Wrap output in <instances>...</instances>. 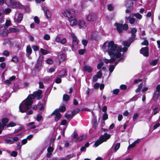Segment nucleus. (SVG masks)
<instances>
[{
    "mask_svg": "<svg viewBox=\"0 0 160 160\" xmlns=\"http://www.w3.org/2000/svg\"><path fill=\"white\" fill-rule=\"evenodd\" d=\"M137 31V30L134 28H133L131 30V33H132L131 36L130 38V40H131L132 39H133L132 41L134 40L133 39L135 38V33Z\"/></svg>",
    "mask_w": 160,
    "mask_h": 160,
    "instance_id": "nucleus-21",
    "label": "nucleus"
},
{
    "mask_svg": "<svg viewBox=\"0 0 160 160\" xmlns=\"http://www.w3.org/2000/svg\"><path fill=\"white\" fill-rule=\"evenodd\" d=\"M33 103L32 101L26 99L23 101L19 106V111L22 113L26 112L31 107Z\"/></svg>",
    "mask_w": 160,
    "mask_h": 160,
    "instance_id": "nucleus-2",
    "label": "nucleus"
},
{
    "mask_svg": "<svg viewBox=\"0 0 160 160\" xmlns=\"http://www.w3.org/2000/svg\"><path fill=\"white\" fill-rule=\"evenodd\" d=\"M158 63V60L156 59L152 61L151 63V64L153 66L156 65Z\"/></svg>",
    "mask_w": 160,
    "mask_h": 160,
    "instance_id": "nucleus-53",
    "label": "nucleus"
},
{
    "mask_svg": "<svg viewBox=\"0 0 160 160\" xmlns=\"http://www.w3.org/2000/svg\"><path fill=\"white\" fill-rule=\"evenodd\" d=\"M21 4L19 2L12 1V8H19L22 7Z\"/></svg>",
    "mask_w": 160,
    "mask_h": 160,
    "instance_id": "nucleus-13",
    "label": "nucleus"
},
{
    "mask_svg": "<svg viewBox=\"0 0 160 160\" xmlns=\"http://www.w3.org/2000/svg\"><path fill=\"white\" fill-rule=\"evenodd\" d=\"M5 3L8 6L12 7V0H5Z\"/></svg>",
    "mask_w": 160,
    "mask_h": 160,
    "instance_id": "nucleus-31",
    "label": "nucleus"
},
{
    "mask_svg": "<svg viewBox=\"0 0 160 160\" xmlns=\"http://www.w3.org/2000/svg\"><path fill=\"white\" fill-rule=\"evenodd\" d=\"M157 91L155 92L152 98V100L156 101L157 100L160 91V85H158L156 87Z\"/></svg>",
    "mask_w": 160,
    "mask_h": 160,
    "instance_id": "nucleus-6",
    "label": "nucleus"
},
{
    "mask_svg": "<svg viewBox=\"0 0 160 160\" xmlns=\"http://www.w3.org/2000/svg\"><path fill=\"white\" fill-rule=\"evenodd\" d=\"M34 20L35 22L37 24H39L40 22L37 16H35L34 18Z\"/></svg>",
    "mask_w": 160,
    "mask_h": 160,
    "instance_id": "nucleus-45",
    "label": "nucleus"
},
{
    "mask_svg": "<svg viewBox=\"0 0 160 160\" xmlns=\"http://www.w3.org/2000/svg\"><path fill=\"white\" fill-rule=\"evenodd\" d=\"M71 36L72 38V46L73 47H77L78 41L75 34L73 33L71 34Z\"/></svg>",
    "mask_w": 160,
    "mask_h": 160,
    "instance_id": "nucleus-5",
    "label": "nucleus"
},
{
    "mask_svg": "<svg viewBox=\"0 0 160 160\" xmlns=\"http://www.w3.org/2000/svg\"><path fill=\"white\" fill-rule=\"evenodd\" d=\"M87 138V136L85 135H83L81 136L78 138L75 141L76 142H78L81 141L82 140L85 139Z\"/></svg>",
    "mask_w": 160,
    "mask_h": 160,
    "instance_id": "nucleus-22",
    "label": "nucleus"
},
{
    "mask_svg": "<svg viewBox=\"0 0 160 160\" xmlns=\"http://www.w3.org/2000/svg\"><path fill=\"white\" fill-rule=\"evenodd\" d=\"M9 30L11 32H16L18 31V29L16 28H9Z\"/></svg>",
    "mask_w": 160,
    "mask_h": 160,
    "instance_id": "nucleus-50",
    "label": "nucleus"
},
{
    "mask_svg": "<svg viewBox=\"0 0 160 160\" xmlns=\"http://www.w3.org/2000/svg\"><path fill=\"white\" fill-rule=\"evenodd\" d=\"M46 62L49 64H52L53 62V61L51 59H48L47 60H46Z\"/></svg>",
    "mask_w": 160,
    "mask_h": 160,
    "instance_id": "nucleus-54",
    "label": "nucleus"
},
{
    "mask_svg": "<svg viewBox=\"0 0 160 160\" xmlns=\"http://www.w3.org/2000/svg\"><path fill=\"white\" fill-rule=\"evenodd\" d=\"M128 29V26L127 24H124L122 25V29L124 30H127Z\"/></svg>",
    "mask_w": 160,
    "mask_h": 160,
    "instance_id": "nucleus-61",
    "label": "nucleus"
},
{
    "mask_svg": "<svg viewBox=\"0 0 160 160\" xmlns=\"http://www.w3.org/2000/svg\"><path fill=\"white\" fill-rule=\"evenodd\" d=\"M70 98L69 96L67 94H64L63 97V100L64 101H68Z\"/></svg>",
    "mask_w": 160,
    "mask_h": 160,
    "instance_id": "nucleus-29",
    "label": "nucleus"
},
{
    "mask_svg": "<svg viewBox=\"0 0 160 160\" xmlns=\"http://www.w3.org/2000/svg\"><path fill=\"white\" fill-rule=\"evenodd\" d=\"M5 143L8 144H12L13 143V140L12 139V138H8L5 139Z\"/></svg>",
    "mask_w": 160,
    "mask_h": 160,
    "instance_id": "nucleus-25",
    "label": "nucleus"
},
{
    "mask_svg": "<svg viewBox=\"0 0 160 160\" xmlns=\"http://www.w3.org/2000/svg\"><path fill=\"white\" fill-rule=\"evenodd\" d=\"M26 52L27 53L26 54V56L29 57L32 52V49L30 46H27L26 48Z\"/></svg>",
    "mask_w": 160,
    "mask_h": 160,
    "instance_id": "nucleus-23",
    "label": "nucleus"
},
{
    "mask_svg": "<svg viewBox=\"0 0 160 160\" xmlns=\"http://www.w3.org/2000/svg\"><path fill=\"white\" fill-rule=\"evenodd\" d=\"M35 98V97H34L33 92V94L28 96L27 98L26 99H28V100H30L31 101H32V100L34 99Z\"/></svg>",
    "mask_w": 160,
    "mask_h": 160,
    "instance_id": "nucleus-44",
    "label": "nucleus"
},
{
    "mask_svg": "<svg viewBox=\"0 0 160 160\" xmlns=\"http://www.w3.org/2000/svg\"><path fill=\"white\" fill-rule=\"evenodd\" d=\"M114 25L117 27V29L119 33L122 32L123 30L122 24L116 23Z\"/></svg>",
    "mask_w": 160,
    "mask_h": 160,
    "instance_id": "nucleus-16",
    "label": "nucleus"
},
{
    "mask_svg": "<svg viewBox=\"0 0 160 160\" xmlns=\"http://www.w3.org/2000/svg\"><path fill=\"white\" fill-rule=\"evenodd\" d=\"M16 124L15 122H10L7 125V127H12L15 126L16 125Z\"/></svg>",
    "mask_w": 160,
    "mask_h": 160,
    "instance_id": "nucleus-41",
    "label": "nucleus"
},
{
    "mask_svg": "<svg viewBox=\"0 0 160 160\" xmlns=\"http://www.w3.org/2000/svg\"><path fill=\"white\" fill-rule=\"evenodd\" d=\"M68 20L70 23V25L71 26H73L78 23V22L75 18L74 16L72 17Z\"/></svg>",
    "mask_w": 160,
    "mask_h": 160,
    "instance_id": "nucleus-10",
    "label": "nucleus"
},
{
    "mask_svg": "<svg viewBox=\"0 0 160 160\" xmlns=\"http://www.w3.org/2000/svg\"><path fill=\"white\" fill-rule=\"evenodd\" d=\"M40 52L43 55H46L49 53V52L43 48H41L40 50Z\"/></svg>",
    "mask_w": 160,
    "mask_h": 160,
    "instance_id": "nucleus-32",
    "label": "nucleus"
},
{
    "mask_svg": "<svg viewBox=\"0 0 160 160\" xmlns=\"http://www.w3.org/2000/svg\"><path fill=\"white\" fill-rule=\"evenodd\" d=\"M142 45H148V41L145 40L142 43Z\"/></svg>",
    "mask_w": 160,
    "mask_h": 160,
    "instance_id": "nucleus-63",
    "label": "nucleus"
},
{
    "mask_svg": "<svg viewBox=\"0 0 160 160\" xmlns=\"http://www.w3.org/2000/svg\"><path fill=\"white\" fill-rule=\"evenodd\" d=\"M9 53L8 51L7 50L4 51L3 52V55H4V56H9Z\"/></svg>",
    "mask_w": 160,
    "mask_h": 160,
    "instance_id": "nucleus-64",
    "label": "nucleus"
},
{
    "mask_svg": "<svg viewBox=\"0 0 160 160\" xmlns=\"http://www.w3.org/2000/svg\"><path fill=\"white\" fill-rule=\"evenodd\" d=\"M79 111L80 110L79 109H76L72 112V114L73 116H74L75 115L79 113Z\"/></svg>",
    "mask_w": 160,
    "mask_h": 160,
    "instance_id": "nucleus-38",
    "label": "nucleus"
},
{
    "mask_svg": "<svg viewBox=\"0 0 160 160\" xmlns=\"http://www.w3.org/2000/svg\"><path fill=\"white\" fill-rule=\"evenodd\" d=\"M82 71L90 73L93 71V68L89 66L85 65L83 67Z\"/></svg>",
    "mask_w": 160,
    "mask_h": 160,
    "instance_id": "nucleus-14",
    "label": "nucleus"
},
{
    "mask_svg": "<svg viewBox=\"0 0 160 160\" xmlns=\"http://www.w3.org/2000/svg\"><path fill=\"white\" fill-rule=\"evenodd\" d=\"M54 40L57 42L60 43L62 44H64L66 42V38H63L62 39H61V38L58 36L56 37Z\"/></svg>",
    "mask_w": 160,
    "mask_h": 160,
    "instance_id": "nucleus-11",
    "label": "nucleus"
},
{
    "mask_svg": "<svg viewBox=\"0 0 160 160\" xmlns=\"http://www.w3.org/2000/svg\"><path fill=\"white\" fill-rule=\"evenodd\" d=\"M62 14L64 16L68 18V19L75 15V12L74 10L72 9H67L64 10L62 12Z\"/></svg>",
    "mask_w": 160,
    "mask_h": 160,
    "instance_id": "nucleus-4",
    "label": "nucleus"
},
{
    "mask_svg": "<svg viewBox=\"0 0 160 160\" xmlns=\"http://www.w3.org/2000/svg\"><path fill=\"white\" fill-rule=\"evenodd\" d=\"M140 53L143 55L144 56H148V47L142 48L140 51Z\"/></svg>",
    "mask_w": 160,
    "mask_h": 160,
    "instance_id": "nucleus-9",
    "label": "nucleus"
},
{
    "mask_svg": "<svg viewBox=\"0 0 160 160\" xmlns=\"http://www.w3.org/2000/svg\"><path fill=\"white\" fill-rule=\"evenodd\" d=\"M125 5L127 8H132V9L133 8V3L130 0L126 1Z\"/></svg>",
    "mask_w": 160,
    "mask_h": 160,
    "instance_id": "nucleus-19",
    "label": "nucleus"
},
{
    "mask_svg": "<svg viewBox=\"0 0 160 160\" xmlns=\"http://www.w3.org/2000/svg\"><path fill=\"white\" fill-rule=\"evenodd\" d=\"M12 60L13 62L15 63H16L18 62V59L17 57L16 56H15L13 57Z\"/></svg>",
    "mask_w": 160,
    "mask_h": 160,
    "instance_id": "nucleus-39",
    "label": "nucleus"
},
{
    "mask_svg": "<svg viewBox=\"0 0 160 160\" xmlns=\"http://www.w3.org/2000/svg\"><path fill=\"white\" fill-rule=\"evenodd\" d=\"M87 19L88 21L92 22L95 20V15L94 13H89L87 16Z\"/></svg>",
    "mask_w": 160,
    "mask_h": 160,
    "instance_id": "nucleus-15",
    "label": "nucleus"
},
{
    "mask_svg": "<svg viewBox=\"0 0 160 160\" xmlns=\"http://www.w3.org/2000/svg\"><path fill=\"white\" fill-rule=\"evenodd\" d=\"M42 116L38 114L37 115L36 118V120L38 121H40L42 119Z\"/></svg>",
    "mask_w": 160,
    "mask_h": 160,
    "instance_id": "nucleus-51",
    "label": "nucleus"
},
{
    "mask_svg": "<svg viewBox=\"0 0 160 160\" xmlns=\"http://www.w3.org/2000/svg\"><path fill=\"white\" fill-rule=\"evenodd\" d=\"M142 87V84H140L139 85L138 88L136 90V92L137 93L139 92L140 91Z\"/></svg>",
    "mask_w": 160,
    "mask_h": 160,
    "instance_id": "nucleus-52",
    "label": "nucleus"
},
{
    "mask_svg": "<svg viewBox=\"0 0 160 160\" xmlns=\"http://www.w3.org/2000/svg\"><path fill=\"white\" fill-rule=\"evenodd\" d=\"M158 108V106H156L153 109V112L152 114V115H155L157 113V109Z\"/></svg>",
    "mask_w": 160,
    "mask_h": 160,
    "instance_id": "nucleus-36",
    "label": "nucleus"
},
{
    "mask_svg": "<svg viewBox=\"0 0 160 160\" xmlns=\"http://www.w3.org/2000/svg\"><path fill=\"white\" fill-rule=\"evenodd\" d=\"M139 115L137 113H135L134 114L133 116V120L134 121H135L136 119L138 117Z\"/></svg>",
    "mask_w": 160,
    "mask_h": 160,
    "instance_id": "nucleus-48",
    "label": "nucleus"
},
{
    "mask_svg": "<svg viewBox=\"0 0 160 160\" xmlns=\"http://www.w3.org/2000/svg\"><path fill=\"white\" fill-rule=\"evenodd\" d=\"M96 75L97 76L98 78H101L102 76V73L101 71L100 70L98 72L97 74V75Z\"/></svg>",
    "mask_w": 160,
    "mask_h": 160,
    "instance_id": "nucleus-47",
    "label": "nucleus"
},
{
    "mask_svg": "<svg viewBox=\"0 0 160 160\" xmlns=\"http://www.w3.org/2000/svg\"><path fill=\"white\" fill-rule=\"evenodd\" d=\"M85 50L84 49H80L78 51L80 55L83 54L85 52Z\"/></svg>",
    "mask_w": 160,
    "mask_h": 160,
    "instance_id": "nucleus-57",
    "label": "nucleus"
},
{
    "mask_svg": "<svg viewBox=\"0 0 160 160\" xmlns=\"http://www.w3.org/2000/svg\"><path fill=\"white\" fill-rule=\"evenodd\" d=\"M119 92V90L118 89H116L114 90L113 91V93L116 95H117Z\"/></svg>",
    "mask_w": 160,
    "mask_h": 160,
    "instance_id": "nucleus-49",
    "label": "nucleus"
},
{
    "mask_svg": "<svg viewBox=\"0 0 160 160\" xmlns=\"http://www.w3.org/2000/svg\"><path fill=\"white\" fill-rule=\"evenodd\" d=\"M73 116H73L72 114H65V117L68 119H72Z\"/></svg>",
    "mask_w": 160,
    "mask_h": 160,
    "instance_id": "nucleus-40",
    "label": "nucleus"
},
{
    "mask_svg": "<svg viewBox=\"0 0 160 160\" xmlns=\"http://www.w3.org/2000/svg\"><path fill=\"white\" fill-rule=\"evenodd\" d=\"M120 147V143H118L116 144L115 145V147L114 149V151L116 152L119 149Z\"/></svg>",
    "mask_w": 160,
    "mask_h": 160,
    "instance_id": "nucleus-35",
    "label": "nucleus"
},
{
    "mask_svg": "<svg viewBox=\"0 0 160 160\" xmlns=\"http://www.w3.org/2000/svg\"><path fill=\"white\" fill-rule=\"evenodd\" d=\"M23 128L22 127H20L18 128L15 129L14 132V133H15L18 132L21 130Z\"/></svg>",
    "mask_w": 160,
    "mask_h": 160,
    "instance_id": "nucleus-55",
    "label": "nucleus"
},
{
    "mask_svg": "<svg viewBox=\"0 0 160 160\" xmlns=\"http://www.w3.org/2000/svg\"><path fill=\"white\" fill-rule=\"evenodd\" d=\"M11 12V10L9 8H8L5 9L3 11L4 13L6 14H7Z\"/></svg>",
    "mask_w": 160,
    "mask_h": 160,
    "instance_id": "nucleus-43",
    "label": "nucleus"
},
{
    "mask_svg": "<svg viewBox=\"0 0 160 160\" xmlns=\"http://www.w3.org/2000/svg\"><path fill=\"white\" fill-rule=\"evenodd\" d=\"M23 17V15L22 14L20 13L18 15L17 17V22L19 23L22 21Z\"/></svg>",
    "mask_w": 160,
    "mask_h": 160,
    "instance_id": "nucleus-26",
    "label": "nucleus"
},
{
    "mask_svg": "<svg viewBox=\"0 0 160 160\" xmlns=\"http://www.w3.org/2000/svg\"><path fill=\"white\" fill-rule=\"evenodd\" d=\"M108 9L109 11H112L113 9V7L111 4H109L108 6Z\"/></svg>",
    "mask_w": 160,
    "mask_h": 160,
    "instance_id": "nucleus-58",
    "label": "nucleus"
},
{
    "mask_svg": "<svg viewBox=\"0 0 160 160\" xmlns=\"http://www.w3.org/2000/svg\"><path fill=\"white\" fill-rule=\"evenodd\" d=\"M8 121L9 119L8 118H5L2 119V122L3 125L5 127L6 126H7L6 123L8 122Z\"/></svg>",
    "mask_w": 160,
    "mask_h": 160,
    "instance_id": "nucleus-28",
    "label": "nucleus"
},
{
    "mask_svg": "<svg viewBox=\"0 0 160 160\" xmlns=\"http://www.w3.org/2000/svg\"><path fill=\"white\" fill-rule=\"evenodd\" d=\"M76 154L74 153H73L69 155H67L65 157L63 158L62 159V160H68L71 158L75 157Z\"/></svg>",
    "mask_w": 160,
    "mask_h": 160,
    "instance_id": "nucleus-20",
    "label": "nucleus"
},
{
    "mask_svg": "<svg viewBox=\"0 0 160 160\" xmlns=\"http://www.w3.org/2000/svg\"><path fill=\"white\" fill-rule=\"evenodd\" d=\"M42 94V91L41 90L38 91L37 92H34V95L35 97H37L38 99L39 100L42 98L41 94Z\"/></svg>",
    "mask_w": 160,
    "mask_h": 160,
    "instance_id": "nucleus-17",
    "label": "nucleus"
},
{
    "mask_svg": "<svg viewBox=\"0 0 160 160\" xmlns=\"http://www.w3.org/2000/svg\"><path fill=\"white\" fill-rule=\"evenodd\" d=\"M131 43L128 41L123 42V46L125 47L122 48L121 46H118L115 44L113 41H107L105 42L102 47V49L104 52H108L111 58L110 60L105 59L104 60L106 64L111 63L114 62L116 58H120L122 55L120 52L127 51L128 48L129 47Z\"/></svg>",
    "mask_w": 160,
    "mask_h": 160,
    "instance_id": "nucleus-1",
    "label": "nucleus"
},
{
    "mask_svg": "<svg viewBox=\"0 0 160 160\" xmlns=\"http://www.w3.org/2000/svg\"><path fill=\"white\" fill-rule=\"evenodd\" d=\"M66 110V108L64 106H62L59 108L58 109V112H64Z\"/></svg>",
    "mask_w": 160,
    "mask_h": 160,
    "instance_id": "nucleus-34",
    "label": "nucleus"
},
{
    "mask_svg": "<svg viewBox=\"0 0 160 160\" xmlns=\"http://www.w3.org/2000/svg\"><path fill=\"white\" fill-rule=\"evenodd\" d=\"M58 58L59 60L58 64H60L62 61H64L66 60V55L64 53L60 52L58 54Z\"/></svg>",
    "mask_w": 160,
    "mask_h": 160,
    "instance_id": "nucleus-7",
    "label": "nucleus"
},
{
    "mask_svg": "<svg viewBox=\"0 0 160 160\" xmlns=\"http://www.w3.org/2000/svg\"><path fill=\"white\" fill-rule=\"evenodd\" d=\"M102 118L103 120L104 121L107 120L108 118V114L106 113H104L103 115Z\"/></svg>",
    "mask_w": 160,
    "mask_h": 160,
    "instance_id": "nucleus-56",
    "label": "nucleus"
},
{
    "mask_svg": "<svg viewBox=\"0 0 160 160\" xmlns=\"http://www.w3.org/2000/svg\"><path fill=\"white\" fill-rule=\"evenodd\" d=\"M111 136L110 134L106 133H104V135H101L99 139L96 141L93 146L95 147H98L103 142H106L110 138Z\"/></svg>",
    "mask_w": 160,
    "mask_h": 160,
    "instance_id": "nucleus-3",
    "label": "nucleus"
},
{
    "mask_svg": "<svg viewBox=\"0 0 160 160\" xmlns=\"http://www.w3.org/2000/svg\"><path fill=\"white\" fill-rule=\"evenodd\" d=\"M98 77L96 75H95L93 77L92 79V81L93 82H94L97 81L98 80Z\"/></svg>",
    "mask_w": 160,
    "mask_h": 160,
    "instance_id": "nucleus-60",
    "label": "nucleus"
},
{
    "mask_svg": "<svg viewBox=\"0 0 160 160\" xmlns=\"http://www.w3.org/2000/svg\"><path fill=\"white\" fill-rule=\"evenodd\" d=\"M132 16L135 17L136 18L139 19H141L142 18V15L138 13H133Z\"/></svg>",
    "mask_w": 160,
    "mask_h": 160,
    "instance_id": "nucleus-27",
    "label": "nucleus"
},
{
    "mask_svg": "<svg viewBox=\"0 0 160 160\" xmlns=\"http://www.w3.org/2000/svg\"><path fill=\"white\" fill-rule=\"evenodd\" d=\"M9 32L6 29H4L3 30H1L0 31V34L2 36H7Z\"/></svg>",
    "mask_w": 160,
    "mask_h": 160,
    "instance_id": "nucleus-24",
    "label": "nucleus"
},
{
    "mask_svg": "<svg viewBox=\"0 0 160 160\" xmlns=\"http://www.w3.org/2000/svg\"><path fill=\"white\" fill-rule=\"evenodd\" d=\"M32 48L33 50L35 51L38 50L39 49V47L37 46H32Z\"/></svg>",
    "mask_w": 160,
    "mask_h": 160,
    "instance_id": "nucleus-59",
    "label": "nucleus"
},
{
    "mask_svg": "<svg viewBox=\"0 0 160 160\" xmlns=\"http://www.w3.org/2000/svg\"><path fill=\"white\" fill-rule=\"evenodd\" d=\"M42 9L43 10L48 18H49L51 16V13L49 10L46 7H42Z\"/></svg>",
    "mask_w": 160,
    "mask_h": 160,
    "instance_id": "nucleus-18",
    "label": "nucleus"
},
{
    "mask_svg": "<svg viewBox=\"0 0 160 160\" xmlns=\"http://www.w3.org/2000/svg\"><path fill=\"white\" fill-rule=\"evenodd\" d=\"M127 19L129 20V22L131 24H133L135 22V19L134 18H127Z\"/></svg>",
    "mask_w": 160,
    "mask_h": 160,
    "instance_id": "nucleus-30",
    "label": "nucleus"
},
{
    "mask_svg": "<svg viewBox=\"0 0 160 160\" xmlns=\"http://www.w3.org/2000/svg\"><path fill=\"white\" fill-rule=\"evenodd\" d=\"M115 68V66L113 65H111L110 66L109 70V75L113 72Z\"/></svg>",
    "mask_w": 160,
    "mask_h": 160,
    "instance_id": "nucleus-33",
    "label": "nucleus"
},
{
    "mask_svg": "<svg viewBox=\"0 0 160 160\" xmlns=\"http://www.w3.org/2000/svg\"><path fill=\"white\" fill-rule=\"evenodd\" d=\"M48 152L52 153L53 151V148L51 146L48 148L47 149Z\"/></svg>",
    "mask_w": 160,
    "mask_h": 160,
    "instance_id": "nucleus-62",
    "label": "nucleus"
},
{
    "mask_svg": "<svg viewBox=\"0 0 160 160\" xmlns=\"http://www.w3.org/2000/svg\"><path fill=\"white\" fill-rule=\"evenodd\" d=\"M78 136V134L77 132H74L72 134L71 136L73 138H76Z\"/></svg>",
    "mask_w": 160,
    "mask_h": 160,
    "instance_id": "nucleus-46",
    "label": "nucleus"
},
{
    "mask_svg": "<svg viewBox=\"0 0 160 160\" xmlns=\"http://www.w3.org/2000/svg\"><path fill=\"white\" fill-rule=\"evenodd\" d=\"M11 22L10 20H7L4 26V27L5 28H7L10 25Z\"/></svg>",
    "mask_w": 160,
    "mask_h": 160,
    "instance_id": "nucleus-37",
    "label": "nucleus"
},
{
    "mask_svg": "<svg viewBox=\"0 0 160 160\" xmlns=\"http://www.w3.org/2000/svg\"><path fill=\"white\" fill-rule=\"evenodd\" d=\"M78 24L80 28H85L86 27V23L82 20H80L78 21Z\"/></svg>",
    "mask_w": 160,
    "mask_h": 160,
    "instance_id": "nucleus-12",
    "label": "nucleus"
},
{
    "mask_svg": "<svg viewBox=\"0 0 160 160\" xmlns=\"http://www.w3.org/2000/svg\"><path fill=\"white\" fill-rule=\"evenodd\" d=\"M50 37L48 34H45L43 36L44 39L46 40H48L50 39Z\"/></svg>",
    "mask_w": 160,
    "mask_h": 160,
    "instance_id": "nucleus-42",
    "label": "nucleus"
},
{
    "mask_svg": "<svg viewBox=\"0 0 160 160\" xmlns=\"http://www.w3.org/2000/svg\"><path fill=\"white\" fill-rule=\"evenodd\" d=\"M55 115V120L57 122L59 120L61 117V114L58 112V109H56L51 114V115Z\"/></svg>",
    "mask_w": 160,
    "mask_h": 160,
    "instance_id": "nucleus-8",
    "label": "nucleus"
}]
</instances>
